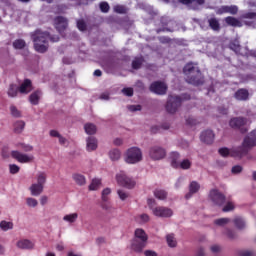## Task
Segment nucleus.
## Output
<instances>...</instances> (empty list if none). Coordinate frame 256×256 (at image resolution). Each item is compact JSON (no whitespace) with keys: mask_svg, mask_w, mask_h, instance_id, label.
<instances>
[{"mask_svg":"<svg viewBox=\"0 0 256 256\" xmlns=\"http://www.w3.org/2000/svg\"><path fill=\"white\" fill-rule=\"evenodd\" d=\"M86 147H87V151H96L97 147H98V141L97 138L91 136L88 137L86 140Z\"/></svg>","mask_w":256,"mask_h":256,"instance_id":"nucleus-27","label":"nucleus"},{"mask_svg":"<svg viewBox=\"0 0 256 256\" xmlns=\"http://www.w3.org/2000/svg\"><path fill=\"white\" fill-rule=\"evenodd\" d=\"M182 71L188 85H193V87H201V85H205V76L203 75V72H201V68H199L197 63H186Z\"/></svg>","mask_w":256,"mask_h":256,"instance_id":"nucleus-1","label":"nucleus"},{"mask_svg":"<svg viewBox=\"0 0 256 256\" xmlns=\"http://www.w3.org/2000/svg\"><path fill=\"white\" fill-rule=\"evenodd\" d=\"M250 150L251 148L247 146L243 140L240 146L231 148V157L234 159H243V157H245Z\"/></svg>","mask_w":256,"mask_h":256,"instance_id":"nucleus-8","label":"nucleus"},{"mask_svg":"<svg viewBox=\"0 0 256 256\" xmlns=\"http://www.w3.org/2000/svg\"><path fill=\"white\" fill-rule=\"evenodd\" d=\"M11 155L13 157V159H16V161H18V163H31L33 161V159H35V157H33V155L29 156L27 154H23L19 151H12Z\"/></svg>","mask_w":256,"mask_h":256,"instance_id":"nucleus-13","label":"nucleus"},{"mask_svg":"<svg viewBox=\"0 0 256 256\" xmlns=\"http://www.w3.org/2000/svg\"><path fill=\"white\" fill-rule=\"evenodd\" d=\"M10 111H11L12 117H16V118L21 117V111H19V110L17 109V107H15V106H10Z\"/></svg>","mask_w":256,"mask_h":256,"instance_id":"nucleus-54","label":"nucleus"},{"mask_svg":"<svg viewBox=\"0 0 256 256\" xmlns=\"http://www.w3.org/2000/svg\"><path fill=\"white\" fill-rule=\"evenodd\" d=\"M107 195H111V189L110 188H105L102 191V201L107 202L109 200V198L107 197Z\"/></svg>","mask_w":256,"mask_h":256,"instance_id":"nucleus-58","label":"nucleus"},{"mask_svg":"<svg viewBox=\"0 0 256 256\" xmlns=\"http://www.w3.org/2000/svg\"><path fill=\"white\" fill-rule=\"evenodd\" d=\"M208 25L212 31H221V23H219V19L215 16L208 18Z\"/></svg>","mask_w":256,"mask_h":256,"instance_id":"nucleus-21","label":"nucleus"},{"mask_svg":"<svg viewBox=\"0 0 256 256\" xmlns=\"http://www.w3.org/2000/svg\"><path fill=\"white\" fill-rule=\"evenodd\" d=\"M224 13H230V15H237L239 13V8L235 5L222 6L217 11V15H223Z\"/></svg>","mask_w":256,"mask_h":256,"instance_id":"nucleus-16","label":"nucleus"},{"mask_svg":"<svg viewBox=\"0 0 256 256\" xmlns=\"http://www.w3.org/2000/svg\"><path fill=\"white\" fill-rule=\"evenodd\" d=\"M122 93L126 95V97H133V88H123Z\"/></svg>","mask_w":256,"mask_h":256,"instance_id":"nucleus-62","label":"nucleus"},{"mask_svg":"<svg viewBox=\"0 0 256 256\" xmlns=\"http://www.w3.org/2000/svg\"><path fill=\"white\" fill-rule=\"evenodd\" d=\"M224 235H226V237H228V239H235V237H237V235L234 233L233 230L227 228L226 231L224 232Z\"/></svg>","mask_w":256,"mask_h":256,"instance_id":"nucleus-59","label":"nucleus"},{"mask_svg":"<svg viewBox=\"0 0 256 256\" xmlns=\"http://www.w3.org/2000/svg\"><path fill=\"white\" fill-rule=\"evenodd\" d=\"M229 127L234 131H239L242 135H245L249 131L247 126V118L245 117H234L229 121Z\"/></svg>","mask_w":256,"mask_h":256,"instance_id":"nucleus-3","label":"nucleus"},{"mask_svg":"<svg viewBox=\"0 0 256 256\" xmlns=\"http://www.w3.org/2000/svg\"><path fill=\"white\" fill-rule=\"evenodd\" d=\"M186 125L188 127H195V125H199V121L193 117L186 118Z\"/></svg>","mask_w":256,"mask_h":256,"instance_id":"nucleus-53","label":"nucleus"},{"mask_svg":"<svg viewBox=\"0 0 256 256\" xmlns=\"http://www.w3.org/2000/svg\"><path fill=\"white\" fill-rule=\"evenodd\" d=\"M233 222L237 229H245V221L243 220V218L236 217Z\"/></svg>","mask_w":256,"mask_h":256,"instance_id":"nucleus-48","label":"nucleus"},{"mask_svg":"<svg viewBox=\"0 0 256 256\" xmlns=\"http://www.w3.org/2000/svg\"><path fill=\"white\" fill-rule=\"evenodd\" d=\"M76 26L79 31H87V23L84 19H78L76 21Z\"/></svg>","mask_w":256,"mask_h":256,"instance_id":"nucleus-49","label":"nucleus"},{"mask_svg":"<svg viewBox=\"0 0 256 256\" xmlns=\"http://www.w3.org/2000/svg\"><path fill=\"white\" fill-rule=\"evenodd\" d=\"M191 165L192 163L190 162L189 159H184L181 162H179L178 169H183V170L191 169Z\"/></svg>","mask_w":256,"mask_h":256,"instance_id":"nucleus-40","label":"nucleus"},{"mask_svg":"<svg viewBox=\"0 0 256 256\" xmlns=\"http://www.w3.org/2000/svg\"><path fill=\"white\" fill-rule=\"evenodd\" d=\"M224 21L229 27H243V23L233 16H227Z\"/></svg>","mask_w":256,"mask_h":256,"instance_id":"nucleus-23","label":"nucleus"},{"mask_svg":"<svg viewBox=\"0 0 256 256\" xmlns=\"http://www.w3.org/2000/svg\"><path fill=\"white\" fill-rule=\"evenodd\" d=\"M26 203L28 207H37L39 205V202L35 198H27Z\"/></svg>","mask_w":256,"mask_h":256,"instance_id":"nucleus-57","label":"nucleus"},{"mask_svg":"<svg viewBox=\"0 0 256 256\" xmlns=\"http://www.w3.org/2000/svg\"><path fill=\"white\" fill-rule=\"evenodd\" d=\"M8 97L15 98L17 95H19V87L17 84H10L8 91H7Z\"/></svg>","mask_w":256,"mask_h":256,"instance_id":"nucleus-30","label":"nucleus"},{"mask_svg":"<svg viewBox=\"0 0 256 256\" xmlns=\"http://www.w3.org/2000/svg\"><path fill=\"white\" fill-rule=\"evenodd\" d=\"M219 155H221V157H231V149L227 148V147H222L218 150Z\"/></svg>","mask_w":256,"mask_h":256,"instance_id":"nucleus-51","label":"nucleus"},{"mask_svg":"<svg viewBox=\"0 0 256 256\" xmlns=\"http://www.w3.org/2000/svg\"><path fill=\"white\" fill-rule=\"evenodd\" d=\"M45 183H47V174H45L44 172H41L38 176H37V185H42V187L45 186Z\"/></svg>","mask_w":256,"mask_h":256,"instance_id":"nucleus-43","label":"nucleus"},{"mask_svg":"<svg viewBox=\"0 0 256 256\" xmlns=\"http://www.w3.org/2000/svg\"><path fill=\"white\" fill-rule=\"evenodd\" d=\"M238 256H253V252L249 251V250H239L237 252Z\"/></svg>","mask_w":256,"mask_h":256,"instance_id":"nucleus-63","label":"nucleus"},{"mask_svg":"<svg viewBox=\"0 0 256 256\" xmlns=\"http://www.w3.org/2000/svg\"><path fill=\"white\" fill-rule=\"evenodd\" d=\"M17 147H19L20 149H22V151H24L25 153H29L31 151H33V146L29 145V144H25V143H18Z\"/></svg>","mask_w":256,"mask_h":256,"instance_id":"nucleus-50","label":"nucleus"},{"mask_svg":"<svg viewBox=\"0 0 256 256\" xmlns=\"http://www.w3.org/2000/svg\"><path fill=\"white\" fill-rule=\"evenodd\" d=\"M228 223H231V219L229 218H219L214 221V224L218 225V227H225Z\"/></svg>","mask_w":256,"mask_h":256,"instance_id":"nucleus-46","label":"nucleus"},{"mask_svg":"<svg viewBox=\"0 0 256 256\" xmlns=\"http://www.w3.org/2000/svg\"><path fill=\"white\" fill-rule=\"evenodd\" d=\"M23 129H25V121L18 120L14 123V133L19 135L23 133Z\"/></svg>","mask_w":256,"mask_h":256,"instance_id":"nucleus-35","label":"nucleus"},{"mask_svg":"<svg viewBox=\"0 0 256 256\" xmlns=\"http://www.w3.org/2000/svg\"><path fill=\"white\" fill-rule=\"evenodd\" d=\"M149 157L153 161H161V159L167 157V150L161 146H152L149 149Z\"/></svg>","mask_w":256,"mask_h":256,"instance_id":"nucleus-9","label":"nucleus"},{"mask_svg":"<svg viewBox=\"0 0 256 256\" xmlns=\"http://www.w3.org/2000/svg\"><path fill=\"white\" fill-rule=\"evenodd\" d=\"M199 189H201V185L197 181H192L189 184V192L185 195V199H191L195 193H199Z\"/></svg>","mask_w":256,"mask_h":256,"instance_id":"nucleus-19","label":"nucleus"},{"mask_svg":"<svg viewBox=\"0 0 256 256\" xmlns=\"http://www.w3.org/2000/svg\"><path fill=\"white\" fill-rule=\"evenodd\" d=\"M153 215H155V217L167 219L173 217V210L165 206H157L153 209Z\"/></svg>","mask_w":256,"mask_h":256,"instance_id":"nucleus-12","label":"nucleus"},{"mask_svg":"<svg viewBox=\"0 0 256 256\" xmlns=\"http://www.w3.org/2000/svg\"><path fill=\"white\" fill-rule=\"evenodd\" d=\"M236 101H249V90L240 88L234 93Z\"/></svg>","mask_w":256,"mask_h":256,"instance_id":"nucleus-18","label":"nucleus"},{"mask_svg":"<svg viewBox=\"0 0 256 256\" xmlns=\"http://www.w3.org/2000/svg\"><path fill=\"white\" fill-rule=\"evenodd\" d=\"M36 53H47L49 51V32L36 29L30 33Z\"/></svg>","mask_w":256,"mask_h":256,"instance_id":"nucleus-2","label":"nucleus"},{"mask_svg":"<svg viewBox=\"0 0 256 256\" xmlns=\"http://www.w3.org/2000/svg\"><path fill=\"white\" fill-rule=\"evenodd\" d=\"M108 155H109L111 161H119V159H121V150L114 148L109 151Z\"/></svg>","mask_w":256,"mask_h":256,"instance_id":"nucleus-33","label":"nucleus"},{"mask_svg":"<svg viewBox=\"0 0 256 256\" xmlns=\"http://www.w3.org/2000/svg\"><path fill=\"white\" fill-rule=\"evenodd\" d=\"M41 95H43V92L41 90H36L32 94H30L29 102L31 103V105H39Z\"/></svg>","mask_w":256,"mask_h":256,"instance_id":"nucleus-25","label":"nucleus"},{"mask_svg":"<svg viewBox=\"0 0 256 256\" xmlns=\"http://www.w3.org/2000/svg\"><path fill=\"white\" fill-rule=\"evenodd\" d=\"M235 210V204L233 202H227L226 205L222 208L223 213H229V211Z\"/></svg>","mask_w":256,"mask_h":256,"instance_id":"nucleus-52","label":"nucleus"},{"mask_svg":"<svg viewBox=\"0 0 256 256\" xmlns=\"http://www.w3.org/2000/svg\"><path fill=\"white\" fill-rule=\"evenodd\" d=\"M154 197H156V199H159L160 201H165V199H167V191L156 189L154 190Z\"/></svg>","mask_w":256,"mask_h":256,"instance_id":"nucleus-36","label":"nucleus"},{"mask_svg":"<svg viewBox=\"0 0 256 256\" xmlns=\"http://www.w3.org/2000/svg\"><path fill=\"white\" fill-rule=\"evenodd\" d=\"M125 161L130 165H135V163L143 161V152L138 147H131L126 151Z\"/></svg>","mask_w":256,"mask_h":256,"instance_id":"nucleus-5","label":"nucleus"},{"mask_svg":"<svg viewBox=\"0 0 256 256\" xmlns=\"http://www.w3.org/2000/svg\"><path fill=\"white\" fill-rule=\"evenodd\" d=\"M167 89V84L160 80L152 82L149 86V91L155 95H167Z\"/></svg>","mask_w":256,"mask_h":256,"instance_id":"nucleus-7","label":"nucleus"},{"mask_svg":"<svg viewBox=\"0 0 256 256\" xmlns=\"http://www.w3.org/2000/svg\"><path fill=\"white\" fill-rule=\"evenodd\" d=\"M12 47L16 50H23L25 47H27V42H25L24 39H16L12 43Z\"/></svg>","mask_w":256,"mask_h":256,"instance_id":"nucleus-31","label":"nucleus"},{"mask_svg":"<svg viewBox=\"0 0 256 256\" xmlns=\"http://www.w3.org/2000/svg\"><path fill=\"white\" fill-rule=\"evenodd\" d=\"M21 95H29L33 91V82L30 79H24L20 87H18Z\"/></svg>","mask_w":256,"mask_h":256,"instance_id":"nucleus-15","label":"nucleus"},{"mask_svg":"<svg viewBox=\"0 0 256 256\" xmlns=\"http://www.w3.org/2000/svg\"><path fill=\"white\" fill-rule=\"evenodd\" d=\"M9 169L11 175H16V173H19L21 168L17 164H10Z\"/></svg>","mask_w":256,"mask_h":256,"instance_id":"nucleus-55","label":"nucleus"},{"mask_svg":"<svg viewBox=\"0 0 256 256\" xmlns=\"http://www.w3.org/2000/svg\"><path fill=\"white\" fill-rule=\"evenodd\" d=\"M240 19H250V21H256V12H245L241 14Z\"/></svg>","mask_w":256,"mask_h":256,"instance_id":"nucleus-47","label":"nucleus"},{"mask_svg":"<svg viewBox=\"0 0 256 256\" xmlns=\"http://www.w3.org/2000/svg\"><path fill=\"white\" fill-rule=\"evenodd\" d=\"M113 11L119 15H125L127 13V8L121 4H117L113 7Z\"/></svg>","mask_w":256,"mask_h":256,"instance_id":"nucleus-39","label":"nucleus"},{"mask_svg":"<svg viewBox=\"0 0 256 256\" xmlns=\"http://www.w3.org/2000/svg\"><path fill=\"white\" fill-rule=\"evenodd\" d=\"M158 41L160 43H162V45H166L168 43H171V38H169L167 36H160V37H158Z\"/></svg>","mask_w":256,"mask_h":256,"instance_id":"nucleus-61","label":"nucleus"},{"mask_svg":"<svg viewBox=\"0 0 256 256\" xmlns=\"http://www.w3.org/2000/svg\"><path fill=\"white\" fill-rule=\"evenodd\" d=\"M53 25L58 33H65L69 27V19L64 16H56L53 20Z\"/></svg>","mask_w":256,"mask_h":256,"instance_id":"nucleus-10","label":"nucleus"},{"mask_svg":"<svg viewBox=\"0 0 256 256\" xmlns=\"http://www.w3.org/2000/svg\"><path fill=\"white\" fill-rule=\"evenodd\" d=\"M134 235H135L134 239H137V241H142L144 243H147L149 239V236H147V233H145V230L141 228L136 229Z\"/></svg>","mask_w":256,"mask_h":256,"instance_id":"nucleus-24","label":"nucleus"},{"mask_svg":"<svg viewBox=\"0 0 256 256\" xmlns=\"http://www.w3.org/2000/svg\"><path fill=\"white\" fill-rule=\"evenodd\" d=\"M228 49H230L231 51H234L236 55H241V43L237 39L231 40L229 42Z\"/></svg>","mask_w":256,"mask_h":256,"instance_id":"nucleus-22","label":"nucleus"},{"mask_svg":"<svg viewBox=\"0 0 256 256\" xmlns=\"http://www.w3.org/2000/svg\"><path fill=\"white\" fill-rule=\"evenodd\" d=\"M17 247L19 249H33V247H35V244H33V242H31V240H20L17 242Z\"/></svg>","mask_w":256,"mask_h":256,"instance_id":"nucleus-29","label":"nucleus"},{"mask_svg":"<svg viewBox=\"0 0 256 256\" xmlns=\"http://www.w3.org/2000/svg\"><path fill=\"white\" fill-rule=\"evenodd\" d=\"M78 217L79 214L77 213L68 214L63 217V221H67L68 223H75Z\"/></svg>","mask_w":256,"mask_h":256,"instance_id":"nucleus-42","label":"nucleus"},{"mask_svg":"<svg viewBox=\"0 0 256 256\" xmlns=\"http://www.w3.org/2000/svg\"><path fill=\"white\" fill-rule=\"evenodd\" d=\"M135 87L138 89V91H145V84L141 80L136 82Z\"/></svg>","mask_w":256,"mask_h":256,"instance_id":"nucleus-64","label":"nucleus"},{"mask_svg":"<svg viewBox=\"0 0 256 256\" xmlns=\"http://www.w3.org/2000/svg\"><path fill=\"white\" fill-rule=\"evenodd\" d=\"M0 229L2 231H9L10 229H13V222H7L5 220H2L0 222Z\"/></svg>","mask_w":256,"mask_h":256,"instance_id":"nucleus-44","label":"nucleus"},{"mask_svg":"<svg viewBox=\"0 0 256 256\" xmlns=\"http://www.w3.org/2000/svg\"><path fill=\"white\" fill-rule=\"evenodd\" d=\"M73 179L77 183V185H85V183H87V181L85 180V176L81 174H74Z\"/></svg>","mask_w":256,"mask_h":256,"instance_id":"nucleus-45","label":"nucleus"},{"mask_svg":"<svg viewBox=\"0 0 256 256\" xmlns=\"http://www.w3.org/2000/svg\"><path fill=\"white\" fill-rule=\"evenodd\" d=\"M200 141L206 145H211L215 141V133L212 130H205L200 135Z\"/></svg>","mask_w":256,"mask_h":256,"instance_id":"nucleus-14","label":"nucleus"},{"mask_svg":"<svg viewBox=\"0 0 256 256\" xmlns=\"http://www.w3.org/2000/svg\"><path fill=\"white\" fill-rule=\"evenodd\" d=\"M244 145L252 149L256 147V130H253L249 135L244 137Z\"/></svg>","mask_w":256,"mask_h":256,"instance_id":"nucleus-20","label":"nucleus"},{"mask_svg":"<svg viewBox=\"0 0 256 256\" xmlns=\"http://www.w3.org/2000/svg\"><path fill=\"white\" fill-rule=\"evenodd\" d=\"M127 109L131 111V113H135L136 111H141L142 106L141 105H129L127 106Z\"/></svg>","mask_w":256,"mask_h":256,"instance_id":"nucleus-60","label":"nucleus"},{"mask_svg":"<svg viewBox=\"0 0 256 256\" xmlns=\"http://www.w3.org/2000/svg\"><path fill=\"white\" fill-rule=\"evenodd\" d=\"M179 159H181V155L179 154V152H172L170 154L171 167H173L174 169H179Z\"/></svg>","mask_w":256,"mask_h":256,"instance_id":"nucleus-26","label":"nucleus"},{"mask_svg":"<svg viewBox=\"0 0 256 256\" xmlns=\"http://www.w3.org/2000/svg\"><path fill=\"white\" fill-rule=\"evenodd\" d=\"M242 172H243V166L241 165H235L231 169V173H233V175H239V173H242Z\"/></svg>","mask_w":256,"mask_h":256,"instance_id":"nucleus-56","label":"nucleus"},{"mask_svg":"<svg viewBox=\"0 0 256 256\" xmlns=\"http://www.w3.org/2000/svg\"><path fill=\"white\" fill-rule=\"evenodd\" d=\"M208 197L210 201H212L213 205H216L217 207H223L227 201V196L217 188L211 189Z\"/></svg>","mask_w":256,"mask_h":256,"instance_id":"nucleus-6","label":"nucleus"},{"mask_svg":"<svg viewBox=\"0 0 256 256\" xmlns=\"http://www.w3.org/2000/svg\"><path fill=\"white\" fill-rule=\"evenodd\" d=\"M147 247V242H143L141 240L133 239L131 242V250L134 253H143V249Z\"/></svg>","mask_w":256,"mask_h":256,"instance_id":"nucleus-17","label":"nucleus"},{"mask_svg":"<svg viewBox=\"0 0 256 256\" xmlns=\"http://www.w3.org/2000/svg\"><path fill=\"white\" fill-rule=\"evenodd\" d=\"M181 105V98H179V95H169L165 104L166 112L169 113V115H175V113L179 111Z\"/></svg>","mask_w":256,"mask_h":256,"instance_id":"nucleus-4","label":"nucleus"},{"mask_svg":"<svg viewBox=\"0 0 256 256\" xmlns=\"http://www.w3.org/2000/svg\"><path fill=\"white\" fill-rule=\"evenodd\" d=\"M143 63H145V58L143 57H136L132 61V69H135L136 71L141 69L143 67Z\"/></svg>","mask_w":256,"mask_h":256,"instance_id":"nucleus-34","label":"nucleus"},{"mask_svg":"<svg viewBox=\"0 0 256 256\" xmlns=\"http://www.w3.org/2000/svg\"><path fill=\"white\" fill-rule=\"evenodd\" d=\"M84 131L87 135H95V133H97V125L93 123H86L84 125Z\"/></svg>","mask_w":256,"mask_h":256,"instance_id":"nucleus-32","label":"nucleus"},{"mask_svg":"<svg viewBox=\"0 0 256 256\" xmlns=\"http://www.w3.org/2000/svg\"><path fill=\"white\" fill-rule=\"evenodd\" d=\"M166 241L168 247H171L172 249H174V247H177V240L175 239V234H168L166 236Z\"/></svg>","mask_w":256,"mask_h":256,"instance_id":"nucleus-37","label":"nucleus"},{"mask_svg":"<svg viewBox=\"0 0 256 256\" xmlns=\"http://www.w3.org/2000/svg\"><path fill=\"white\" fill-rule=\"evenodd\" d=\"M43 189H44L43 185L34 183L30 186L31 195H33V197H39V195L43 193Z\"/></svg>","mask_w":256,"mask_h":256,"instance_id":"nucleus-28","label":"nucleus"},{"mask_svg":"<svg viewBox=\"0 0 256 256\" xmlns=\"http://www.w3.org/2000/svg\"><path fill=\"white\" fill-rule=\"evenodd\" d=\"M99 9L101 13H108L109 11H111V6H109V2L102 1L99 3Z\"/></svg>","mask_w":256,"mask_h":256,"instance_id":"nucleus-41","label":"nucleus"},{"mask_svg":"<svg viewBox=\"0 0 256 256\" xmlns=\"http://www.w3.org/2000/svg\"><path fill=\"white\" fill-rule=\"evenodd\" d=\"M116 181L120 187H126V189H133L136 185L135 181L125 174H117Z\"/></svg>","mask_w":256,"mask_h":256,"instance_id":"nucleus-11","label":"nucleus"},{"mask_svg":"<svg viewBox=\"0 0 256 256\" xmlns=\"http://www.w3.org/2000/svg\"><path fill=\"white\" fill-rule=\"evenodd\" d=\"M101 187V179H93L91 184L89 185V191H97Z\"/></svg>","mask_w":256,"mask_h":256,"instance_id":"nucleus-38","label":"nucleus"}]
</instances>
